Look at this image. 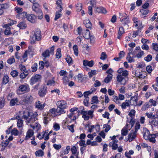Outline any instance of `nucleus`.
<instances>
[{"instance_id": "nucleus-41", "label": "nucleus", "mask_w": 158, "mask_h": 158, "mask_svg": "<svg viewBox=\"0 0 158 158\" xmlns=\"http://www.w3.org/2000/svg\"><path fill=\"white\" fill-rule=\"evenodd\" d=\"M82 29L81 27H78L76 31L75 32V34L76 35H81L82 34Z\"/></svg>"}, {"instance_id": "nucleus-2", "label": "nucleus", "mask_w": 158, "mask_h": 158, "mask_svg": "<svg viewBox=\"0 0 158 158\" xmlns=\"http://www.w3.org/2000/svg\"><path fill=\"white\" fill-rule=\"evenodd\" d=\"M32 9L38 14L39 19H41L43 18V13L42 11L40 9L39 4L36 2L33 3Z\"/></svg>"}, {"instance_id": "nucleus-54", "label": "nucleus", "mask_w": 158, "mask_h": 158, "mask_svg": "<svg viewBox=\"0 0 158 158\" xmlns=\"http://www.w3.org/2000/svg\"><path fill=\"white\" fill-rule=\"evenodd\" d=\"M9 7V5L8 3H6L0 5V8L2 9L8 8Z\"/></svg>"}, {"instance_id": "nucleus-19", "label": "nucleus", "mask_w": 158, "mask_h": 158, "mask_svg": "<svg viewBox=\"0 0 158 158\" xmlns=\"http://www.w3.org/2000/svg\"><path fill=\"white\" fill-rule=\"evenodd\" d=\"M124 32L123 27H119L118 33V35L117 37V38L119 39H120L121 36Z\"/></svg>"}, {"instance_id": "nucleus-13", "label": "nucleus", "mask_w": 158, "mask_h": 158, "mask_svg": "<svg viewBox=\"0 0 158 158\" xmlns=\"http://www.w3.org/2000/svg\"><path fill=\"white\" fill-rule=\"evenodd\" d=\"M86 31L85 33L83 34V37L87 39L90 38V43H92V39L93 38V37L92 36H90V33L88 30L86 29Z\"/></svg>"}, {"instance_id": "nucleus-17", "label": "nucleus", "mask_w": 158, "mask_h": 158, "mask_svg": "<svg viewBox=\"0 0 158 158\" xmlns=\"http://www.w3.org/2000/svg\"><path fill=\"white\" fill-rule=\"evenodd\" d=\"M34 121L32 123H28L29 124V125L33 129H36V130L38 131L40 128V125L38 123H35L34 125H33V123Z\"/></svg>"}, {"instance_id": "nucleus-1", "label": "nucleus", "mask_w": 158, "mask_h": 158, "mask_svg": "<svg viewBox=\"0 0 158 158\" xmlns=\"http://www.w3.org/2000/svg\"><path fill=\"white\" fill-rule=\"evenodd\" d=\"M21 114L17 116L16 117L18 119L17 126L19 128L22 127L23 126V121L21 120L23 118L26 120V123L29 125L28 123L33 122L37 119V114L36 113H33L32 112H29L27 110L24 112L20 111Z\"/></svg>"}, {"instance_id": "nucleus-42", "label": "nucleus", "mask_w": 158, "mask_h": 158, "mask_svg": "<svg viewBox=\"0 0 158 158\" xmlns=\"http://www.w3.org/2000/svg\"><path fill=\"white\" fill-rule=\"evenodd\" d=\"M71 151L72 154L75 155L77 154H79L78 152H77L76 147L75 146L72 147L71 149Z\"/></svg>"}, {"instance_id": "nucleus-7", "label": "nucleus", "mask_w": 158, "mask_h": 158, "mask_svg": "<svg viewBox=\"0 0 158 158\" xmlns=\"http://www.w3.org/2000/svg\"><path fill=\"white\" fill-rule=\"evenodd\" d=\"M33 99V97L30 94H27L24 96L23 102L25 104H28L31 102Z\"/></svg>"}, {"instance_id": "nucleus-57", "label": "nucleus", "mask_w": 158, "mask_h": 158, "mask_svg": "<svg viewBox=\"0 0 158 158\" xmlns=\"http://www.w3.org/2000/svg\"><path fill=\"white\" fill-rule=\"evenodd\" d=\"M77 11H80L82 9V4L80 3H77L76 6Z\"/></svg>"}, {"instance_id": "nucleus-40", "label": "nucleus", "mask_w": 158, "mask_h": 158, "mask_svg": "<svg viewBox=\"0 0 158 158\" xmlns=\"http://www.w3.org/2000/svg\"><path fill=\"white\" fill-rule=\"evenodd\" d=\"M35 154L36 156H42L44 155V152L43 150H40L36 151L35 152Z\"/></svg>"}, {"instance_id": "nucleus-37", "label": "nucleus", "mask_w": 158, "mask_h": 158, "mask_svg": "<svg viewBox=\"0 0 158 158\" xmlns=\"http://www.w3.org/2000/svg\"><path fill=\"white\" fill-rule=\"evenodd\" d=\"M112 76L113 75H108L107 77H106L104 80V82L106 83H109L112 78Z\"/></svg>"}, {"instance_id": "nucleus-14", "label": "nucleus", "mask_w": 158, "mask_h": 158, "mask_svg": "<svg viewBox=\"0 0 158 158\" xmlns=\"http://www.w3.org/2000/svg\"><path fill=\"white\" fill-rule=\"evenodd\" d=\"M135 76L139 78L144 79L145 77V73L144 72H142L141 71H136L135 73Z\"/></svg>"}, {"instance_id": "nucleus-45", "label": "nucleus", "mask_w": 158, "mask_h": 158, "mask_svg": "<svg viewBox=\"0 0 158 158\" xmlns=\"http://www.w3.org/2000/svg\"><path fill=\"white\" fill-rule=\"evenodd\" d=\"M50 50H47L42 53V56L44 57H47L50 56Z\"/></svg>"}, {"instance_id": "nucleus-9", "label": "nucleus", "mask_w": 158, "mask_h": 158, "mask_svg": "<svg viewBox=\"0 0 158 158\" xmlns=\"http://www.w3.org/2000/svg\"><path fill=\"white\" fill-rule=\"evenodd\" d=\"M137 131L134 130H131L128 135V140L129 142H131L135 138L136 136Z\"/></svg>"}, {"instance_id": "nucleus-29", "label": "nucleus", "mask_w": 158, "mask_h": 158, "mask_svg": "<svg viewBox=\"0 0 158 158\" xmlns=\"http://www.w3.org/2000/svg\"><path fill=\"white\" fill-rule=\"evenodd\" d=\"M149 123L152 125H154L155 126H158V118H155L151 121H150Z\"/></svg>"}, {"instance_id": "nucleus-15", "label": "nucleus", "mask_w": 158, "mask_h": 158, "mask_svg": "<svg viewBox=\"0 0 158 158\" xmlns=\"http://www.w3.org/2000/svg\"><path fill=\"white\" fill-rule=\"evenodd\" d=\"M150 135H150V132L148 130L146 129H144L143 135L145 139L146 140H148Z\"/></svg>"}, {"instance_id": "nucleus-62", "label": "nucleus", "mask_w": 158, "mask_h": 158, "mask_svg": "<svg viewBox=\"0 0 158 158\" xmlns=\"http://www.w3.org/2000/svg\"><path fill=\"white\" fill-rule=\"evenodd\" d=\"M27 16V13L25 12H22L20 15H19V16L22 18H26Z\"/></svg>"}, {"instance_id": "nucleus-27", "label": "nucleus", "mask_w": 158, "mask_h": 158, "mask_svg": "<svg viewBox=\"0 0 158 158\" xmlns=\"http://www.w3.org/2000/svg\"><path fill=\"white\" fill-rule=\"evenodd\" d=\"M18 100L17 98L11 99L10 102V105L11 106H14L18 105Z\"/></svg>"}, {"instance_id": "nucleus-3", "label": "nucleus", "mask_w": 158, "mask_h": 158, "mask_svg": "<svg viewBox=\"0 0 158 158\" xmlns=\"http://www.w3.org/2000/svg\"><path fill=\"white\" fill-rule=\"evenodd\" d=\"M41 39L40 31L39 30L36 31L33 35L31 38V44H34L36 41H39Z\"/></svg>"}, {"instance_id": "nucleus-5", "label": "nucleus", "mask_w": 158, "mask_h": 158, "mask_svg": "<svg viewBox=\"0 0 158 158\" xmlns=\"http://www.w3.org/2000/svg\"><path fill=\"white\" fill-rule=\"evenodd\" d=\"M42 77L40 75L36 74L31 77L30 79V84L33 85L37 82L41 81Z\"/></svg>"}, {"instance_id": "nucleus-21", "label": "nucleus", "mask_w": 158, "mask_h": 158, "mask_svg": "<svg viewBox=\"0 0 158 158\" xmlns=\"http://www.w3.org/2000/svg\"><path fill=\"white\" fill-rule=\"evenodd\" d=\"M84 24L87 28H90L92 26V24L89 19L86 18L84 21Z\"/></svg>"}, {"instance_id": "nucleus-23", "label": "nucleus", "mask_w": 158, "mask_h": 158, "mask_svg": "<svg viewBox=\"0 0 158 158\" xmlns=\"http://www.w3.org/2000/svg\"><path fill=\"white\" fill-rule=\"evenodd\" d=\"M128 125V124H127L126 126L122 129L121 133L123 136H126L128 132L127 128Z\"/></svg>"}, {"instance_id": "nucleus-59", "label": "nucleus", "mask_w": 158, "mask_h": 158, "mask_svg": "<svg viewBox=\"0 0 158 158\" xmlns=\"http://www.w3.org/2000/svg\"><path fill=\"white\" fill-rule=\"evenodd\" d=\"M66 60L68 63L69 64H73V61L72 58L70 56H67L66 58Z\"/></svg>"}, {"instance_id": "nucleus-24", "label": "nucleus", "mask_w": 158, "mask_h": 158, "mask_svg": "<svg viewBox=\"0 0 158 158\" xmlns=\"http://www.w3.org/2000/svg\"><path fill=\"white\" fill-rule=\"evenodd\" d=\"M35 105L36 108L41 109L44 108L45 104H42L39 101L35 103Z\"/></svg>"}, {"instance_id": "nucleus-38", "label": "nucleus", "mask_w": 158, "mask_h": 158, "mask_svg": "<svg viewBox=\"0 0 158 158\" xmlns=\"http://www.w3.org/2000/svg\"><path fill=\"white\" fill-rule=\"evenodd\" d=\"M155 137L156 136L155 135H151L149 136V138L148 139L150 142H151L153 143H154L156 141V140L155 139Z\"/></svg>"}, {"instance_id": "nucleus-35", "label": "nucleus", "mask_w": 158, "mask_h": 158, "mask_svg": "<svg viewBox=\"0 0 158 158\" xmlns=\"http://www.w3.org/2000/svg\"><path fill=\"white\" fill-rule=\"evenodd\" d=\"M76 119V118L75 116H73V118L72 119H70V118H66V120L65 121V124H69L70 123H71L73 121H75Z\"/></svg>"}, {"instance_id": "nucleus-4", "label": "nucleus", "mask_w": 158, "mask_h": 158, "mask_svg": "<svg viewBox=\"0 0 158 158\" xmlns=\"http://www.w3.org/2000/svg\"><path fill=\"white\" fill-rule=\"evenodd\" d=\"M94 111L93 110H89L88 111L82 110L81 114L82 115V117L85 120H88L90 117L92 118L93 117Z\"/></svg>"}, {"instance_id": "nucleus-34", "label": "nucleus", "mask_w": 158, "mask_h": 158, "mask_svg": "<svg viewBox=\"0 0 158 158\" xmlns=\"http://www.w3.org/2000/svg\"><path fill=\"white\" fill-rule=\"evenodd\" d=\"M119 18L120 19H126L129 18L128 16L125 13H119Z\"/></svg>"}, {"instance_id": "nucleus-18", "label": "nucleus", "mask_w": 158, "mask_h": 158, "mask_svg": "<svg viewBox=\"0 0 158 158\" xmlns=\"http://www.w3.org/2000/svg\"><path fill=\"white\" fill-rule=\"evenodd\" d=\"M130 103L129 100H126L125 102H123L121 105V108L123 109H125L127 106H130Z\"/></svg>"}, {"instance_id": "nucleus-31", "label": "nucleus", "mask_w": 158, "mask_h": 158, "mask_svg": "<svg viewBox=\"0 0 158 158\" xmlns=\"http://www.w3.org/2000/svg\"><path fill=\"white\" fill-rule=\"evenodd\" d=\"M64 109V108L58 107L56 110V112L59 115H60L61 114L64 113L65 112Z\"/></svg>"}, {"instance_id": "nucleus-32", "label": "nucleus", "mask_w": 158, "mask_h": 158, "mask_svg": "<svg viewBox=\"0 0 158 158\" xmlns=\"http://www.w3.org/2000/svg\"><path fill=\"white\" fill-rule=\"evenodd\" d=\"M3 28L6 29L4 31V34L6 35H10L12 34L10 31V28L9 27L7 26L6 27Z\"/></svg>"}, {"instance_id": "nucleus-28", "label": "nucleus", "mask_w": 158, "mask_h": 158, "mask_svg": "<svg viewBox=\"0 0 158 158\" xmlns=\"http://www.w3.org/2000/svg\"><path fill=\"white\" fill-rule=\"evenodd\" d=\"M96 11L98 13H102L104 14L106 13V9L102 7L97 8L96 9Z\"/></svg>"}, {"instance_id": "nucleus-48", "label": "nucleus", "mask_w": 158, "mask_h": 158, "mask_svg": "<svg viewBox=\"0 0 158 158\" xmlns=\"http://www.w3.org/2000/svg\"><path fill=\"white\" fill-rule=\"evenodd\" d=\"M56 82L55 81L54 78L52 79V80H50L48 81L47 85H52L55 84Z\"/></svg>"}, {"instance_id": "nucleus-64", "label": "nucleus", "mask_w": 158, "mask_h": 158, "mask_svg": "<svg viewBox=\"0 0 158 158\" xmlns=\"http://www.w3.org/2000/svg\"><path fill=\"white\" fill-rule=\"evenodd\" d=\"M128 74V72L127 70H124L121 74V75H122V76L125 78L127 77Z\"/></svg>"}, {"instance_id": "nucleus-61", "label": "nucleus", "mask_w": 158, "mask_h": 158, "mask_svg": "<svg viewBox=\"0 0 158 158\" xmlns=\"http://www.w3.org/2000/svg\"><path fill=\"white\" fill-rule=\"evenodd\" d=\"M37 64L34 63L31 66L32 71L33 72H35L37 69Z\"/></svg>"}, {"instance_id": "nucleus-60", "label": "nucleus", "mask_w": 158, "mask_h": 158, "mask_svg": "<svg viewBox=\"0 0 158 158\" xmlns=\"http://www.w3.org/2000/svg\"><path fill=\"white\" fill-rule=\"evenodd\" d=\"M5 100L3 98L0 100V109L2 108L5 105Z\"/></svg>"}, {"instance_id": "nucleus-63", "label": "nucleus", "mask_w": 158, "mask_h": 158, "mask_svg": "<svg viewBox=\"0 0 158 158\" xmlns=\"http://www.w3.org/2000/svg\"><path fill=\"white\" fill-rule=\"evenodd\" d=\"M150 107L149 104L146 103H145L142 106V109L143 110H145Z\"/></svg>"}, {"instance_id": "nucleus-56", "label": "nucleus", "mask_w": 158, "mask_h": 158, "mask_svg": "<svg viewBox=\"0 0 158 158\" xmlns=\"http://www.w3.org/2000/svg\"><path fill=\"white\" fill-rule=\"evenodd\" d=\"M152 59V56L151 55H148L146 57L144 58V60L145 61L147 62H149L151 61Z\"/></svg>"}, {"instance_id": "nucleus-8", "label": "nucleus", "mask_w": 158, "mask_h": 158, "mask_svg": "<svg viewBox=\"0 0 158 158\" xmlns=\"http://www.w3.org/2000/svg\"><path fill=\"white\" fill-rule=\"evenodd\" d=\"M117 81L122 85H125L126 83L125 78L122 76L121 74H118L116 77Z\"/></svg>"}, {"instance_id": "nucleus-6", "label": "nucleus", "mask_w": 158, "mask_h": 158, "mask_svg": "<svg viewBox=\"0 0 158 158\" xmlns=\"http://www.w3.org/2000/svg\"><path fill=\"white\" fill-rule=\"evenodd\" d=\"M19 89L21 92H27L30 91V89L29 85L26 83H25L20 85L19 88Z\"/></svg>"}, {"instance_id": "nucleus-51", "label": "nucleus", "mask_w": 158, "mask_h": 158, "mask_svg": "<svg viewBox=\"0 0 158 158\" xmlns=\"http://www.w3.org/2000/svg\"><path fill=\"white\" fill-rule=\"evenodd\" d=\"M121 21L124 25H127L130 22L129 18L126 19H121Z\"/></svg>"}, {"instance_id": "nucleus-50", "label": "nucleus", "mask_w": 158, "mask_h": 158, "mask_svg": "<svg viewBox=\"0 0 158 158\" xmlns=\"http://www.w3.org/2000/svg\"><path fill=\"white\" fill-rule=\"evenodd\" d=\"M91 104L93 103H98L99 102L98 100V97L96 96H94L92 98Z\"/></svg>"}, {"instance_id": "nucleus-39", "label": "nucleus", "mask_w": 158, "mask_h": 158, "mask_svg": "<svg viewBox=\"0 0 158 158\" xmlns=\"http://www.w3.org/2000/svg\"><path fill=\"white\" fill-rule=\"evenodd\" d=\"M56 58H60L61 56V49L58 48L57 49L56 53Z\"/></svg>"}, {"instance_id": "nucleus-46", "label": "nucleus", "mask_w": 158, "mask_h": 158, "mask_svg": "<svg viewBox=\"0 0 158 158\" xmlns=\"http://www.w3.org/2000/svg\"><path fill=\"white\" fill-rule=\"evenodd\" d=\"M129 52L128 54V55L126 57L127 59L130 57H131L130 55L131 54L133 56H135V53H134V52H133V49L132 48L129 49Z\"/></svg>"}, {"instance_id": "nucleus-55", "label": "nucleus", "mask_w": 158, "mask_h": 158, "mask_svg": "<svg viewBox=\"0 0 158 158\" xmlns=\"http://www.w3.org/2000/svg\"><path fill=\"white\" fill-rule=\"evenodd\" d=\"M70 149V147L69 146H67L66 148L65 151H64V153L63 154L62 153L60 155V156H62L64 155L65 154H68L69 152V151Z\"/></svg>"}, {"instance_id": "nucleus-26", "label": "nucleus", "mask_w": 158, "mask_h": 158, "mask_svg": "<svg viewBox=\"0 0 158 158\" xmlns=\"http://www.w3.org/2000/svg\"><path fill=\"white\" fill-rule=\"evenodd\" d=\"M34 134V132L32 130L29 129L27 132V135L26 136V138L27 139H29L33 136Z\"/></svg>"}, {"instance_id": "nucleus-25", "label": "nucleus", "mask_w": 158, "mask_h": 158, "mask_svg": "<svg viewBox=\"0 0 158 158\" xmlns=\"http://www.w3.org/2000/svg\"><path fill=\"white\" fill-rule=\"evenodd\" d=\"M96 90V89L94 88L91 89L90 90H89L86 92H84V96L85 98H89L88 96L89 95L91 94L93 91H95Z\"/></svg>"}, {"instance_id": "nucleus-58", "label": "nucleus", "mask_w": 158, "mask_h": 158, "mask_svg": "<svg viewBox=\"0 0 158 158\" xmlns=\"http://www.w3.org/2000/svg\"><path fill=\"white\" fill-rule=\"evenodd\" d=\"M18 74V72L16 70H14L10 72V74L13 77L17 76Z\"/></svg>"}, {"instance_id": "nucleus-47", "label": "nucleus", "mask_w": 158, "mask_h": 158, "mask_svg": "<svg viewBox=\"0 0 158 158\" xmlns=\"http://www.w3.org/2000/svg\"><path fill=\"white\" fill-rule=\"evenodd\" d=\"M144 54V53L143 51L140 50V51L136 54L135 56L138 58H141Z\"/></svg>"}, {"instance_id": "nucleus-11", "label": "nucleus", "mask_w": 158, "mask_h": 158, "mask_svg": "<svg viewBox=\"0 0 158 158\" xmlns=\"http://www.w3.org/2000/svg\"><path fill=\"white\" fill-rule=\"evenodd\" d=\"M47 93V87L44 85L39 91V94L42 97L45 96Z\"/></svg>"}, {"instance_id": "nucleus-20", "label": "nucleus", "mask_w": 158, "mask_h": 158, "mask_svg": "<svg viewBox=\"0 0 158 158\" xmlns=\"http://www.w3.org/2000/svg\"><path fill=\"white\" fill-rule=\"evenodd\" d=\"M57 104L58 107L65 108L67 106V104L66 102L64 101H61L58 102Z\"/></svg>"}, {"instance_id": "nucleus-36", "label": "nucleus", "mask_w": 158, "mask_h": 158, "mask_svg": "<svg viewBox=\"0 0 158 158\" xmlns=\"http://www.w3.org/2000/svg\"><path fill=\"white\" fill-rule=\"evenodd\" d=\"M18 27L20 29H24L26 27V25L25 23L23 22H21L18 25Z\"/></svg>"}, {"instance_id": "nucleus-12", "label": "nucleus", "mask_w": 158, "mask_h": 158, "mask_svg": "<svg viewBox=\"0 0 158 158\" xmlns=\"http://www.w3.org/2000/svg\"><path fill=\"white\" fill-rule=\"evenodd\" d=\"M118 142V140H117L112 141V142L109 143V145L110 146L112 147L113 149L115 150L118 147L117 144Z\"/></svg>"}, {"instance_id": "nucleus-49", "label": "nucleus", "mask_w": 158, "mask_h": 158, "mask_svg": "<svg viewBox=\"0 0 158 158\" xmlns=\"http://www.w3.org/2000/svg\"><path fill=\"white\" fill-rule=\"evenodd\" d=\"M9 143V141L8 139L3 140L1 144L2 146L4 148L6 147Z\"/></svg>"}, {"instance_id": "nucleus-30", "label": "nucleus", "mask_w": 158, "mask_h": 158, "mask_svg": "<svg viewBox=\"0 0 158 158\" xmlns=\"http://www.w3.org/2000/svg\"><path fill=\"white\" fill-rule=\"evenodd\" d=\"M10 21L9 22V23L7 24H6L3 26L2 27L3 28H6L7 26L10 27L14 24H15L16 23V22L15 21H13L12 20H10Z\"/></svg>"}, {"instance_id": "nucleus-33", "label": "nucleus", "mask_w": 158, "mask_h": 158, "mask_svg": "<svg viewBox=\"0 0 158 158\" xmlns=\"http://www.w3.org/2000/svg\"><path fill=\"white\" fill-rule=\"evenodd\" d=\"M28 74V72L27 71L23 72V73H21L19 77L20 78L22 79L25 78Z\"/></svg>"}, {"instance_id": "nucleus-16", "label": "nucleus", "mask_w": 158, "mask_h": 158, "mask_svg": "<svg viewBox=\"0 0 158 158\" xmlns=\"http://www.w3.org/2000/svg\"><path fill=\"white\" fill-rule=\"evenodd\" d=\"M94 64V61L93 60L88 61L87 60H84L83 61V65L84 66H88L89 67H92Z\"/></svg>"}, {"instance_id": "nucleus-22", "label": "nucleus", "mask_w": 158, "mask_h": 158, "mask_svg": "<svg viewBox=\"0 0 158 158\" xmlns=\"http://www.w3.org/2000/svg\"><path fill=\"white\" fill-rule=\"evenodd\" d=\"M137 101L138 99L137 97H131L130 100L131 105L135 106L137 105Z\"/></svg>"}, {"instance_id": "nucleus-44", "label": "nucleus", "mask_w": 158, "mask_h": 158, "mask_svg": "<svg viewBox=\"0 0 158 158\" xmlns=\"http://www.w3.org/2000/svg\"><path fill=\"white\" fill-rule=\"evenodd\" d=\"M9 78L7 76H5L2 80V83L4 84H6L9 81Z\"/></svg>"}, {"instance_id": "nucleus-53", "label": "nucleus", "mask_w": 158, "mask_h": 158, "mask_svg": "<svg viewBox=\"0 0 158 158\" xmlns=\"http://www.w3.org/2000/svg\"><path fill=\"white\" fill-rule=\"evenodd\" d=\"M7 62L8 63L11 64L15 62V60L14 57L12 56L8 60Z\"/></svg>"}, {"instance_id": "nucleus-43", "label": "nucleus", "mask_w": 158, "mask_h": 158, "mask_svg": "<svg viewBox=\"0 0 158 158\" xmlns=\"http://www.w3.org/2000/svg\"><path fill=\"white\" fill-rule=\"evenodd\" d=\"M73 49L74 52V54L76 56H78V50L77 46L75 45L73 46Z\"/></svg>"}, {"instance_id": "nucleus-10", "label": "nucleus", "mask_w": 158, "mask_h": 158, "mask_svg": "<svg viewBox=\"0 0 158 158\" xmlns=\"http://www.w3.org/2000/svg\"><path fill=\"white\" fill-rule=\"evenodd\" d=\"M26 18L29 21L32 23H35L36 19V16L32 14L27 15Z\"/></svg>"}, {"instance_id": "nucleus-52", "label": "nucleus", "mask_w": 158, "mask_h": 158, "mask_svg": "<svg viewBox=\"0 0 158 158\" xmlns=\"http://www.w3.org/2000/svg\"><path fill=\"white\" fill-rule=\"evenodd\" d=\"M135 110L132 109L129 112L128 115L131 117V118H133L135 116Z\"/></svg>"}]
</instances>
